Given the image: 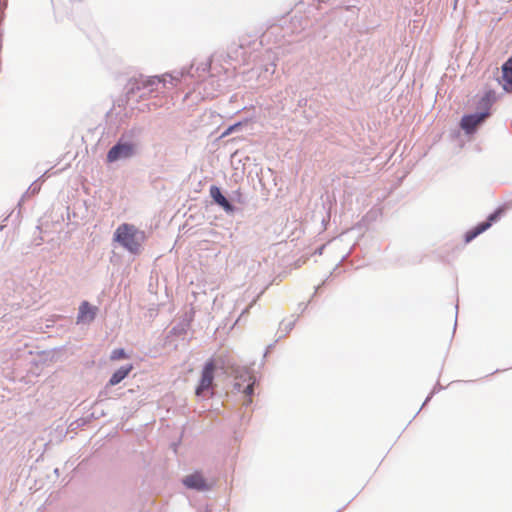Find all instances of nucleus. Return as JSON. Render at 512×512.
I'll list each match as a JSON object with an SVG mask.
<instances>
[{"mask_svg": "<svg viewBox=\"0 0 512 512\" xmlns=\"http://www.w3.org/2000/svg\"><path fill=\"white\" fill-rule=\"evenodd\" d=\"M144 240V232L128 223L119 225L114 233V241L133 254L140 253Z\"/></svg>", "mask_w": 512, "mask_h": 512, "instance_id": "1", "label": "nucleus"}, {"mask_svg": "<svg viewBox=\"0 0 512 512\" xmlns=\"http://www.w3.org/2000/svg\"><path fill=\"white\" fill-rule=\"evenodd\" d=\"M216 366L212 361H209L205 364L201 377L199 380V384L196 387L195 394L197 396H206L208 394L212 395L213 392V380L215 374Z\"/></svg>", "mask_w": 512, "mask_h": 512, "instance_id": "2", "label": "nucleus"}, {"mask_svg": "<svg viewBox=\"0 0 512 512\" xmlns=\"http://www.w3.org/2000/svg\"><path fill=\"white\" fill-rule=\"evenodd\" d=\"M255 382V377L249 371H243L239 376L236 377L234 386L235 389L245 395L246 400L244 401V404L248 405L252 403L251 396L253 394V387Z\"/></svg>", "mask_w": 512, "mask_h": 512, "instance_id": "3", "label": "nucleus"}, {"mask_svg": "<svg viewBox=\"0 0 512 512\" xmlns=\"http://www.w3.org/2000/svg\"><path fill=\"white\" fill-rule=\"evenodd\" d=\"M490 112H481L476 114L465 115L462 117L460 127L466 134H472L488 116Z\"/></svg>", "mask_w": 512, "mask_h": 512, "instance_id": "4", "label": "nucleus"}, {"mask_svg": "<svg viewBox=\"0 0 512 512\" xmlns=\"http://www.w3.org/2000/svg\"><path fill=\"white\" fill-rule=\"evenodd\" d=\"M503 211H504L503 208L497 209L494 213H492L488 217L487 221L478 224L472 230L468 231L465 235V241L468 243V242L472 241L475 237H477L479 234L486 231L492 225L493 222H495L496 220H498L500 218Z\"/></svg>", "mask_w": 512, "mask_h": 512, "instance_id": "5", "label": "nucleus"}, {"mask_svg": "<svg viewBox=\"0 0 512 512\" xmlns=\"http://www.w3.org/2000/svg\"><path fill=\"white\" fill-rule=\"evenodd\" d=\"M134 153V146L130 143H118L107 153V161L115 162L121 158L131 157Z\"/></svg>", "mask_w": 512, "mask_h": 512, "instance_id": "6", "label": "nucleus"}, {"mask_svg": "<svg viewBox=\"0 0 512 512\" xmlns=\"http://www.w3.org/2000/svg\"><path fill=\"white\" fill-rule=\"evenodd\" d=\"M97 311L98 308L96 306H92L89 302L83 301L79 306L77 323H91L95 319Z\"/></svg>", "mask_w": 512, "mask_h": 512, "instance_id": "7", "label": "nucleus"}, {"mask_svg": "<svg viewBox=\"0 0 512 512\" xmlns=\"http://www.w3.org/2000/svg\"><path fill=\"white\" fill-rule=\"evenodd\" d=\"M183 483L187 488H191V489H196V490L208 489V485H207L205 479L198 472H195L193 474L186 476L183 479Z\"/></svg>", "mask_w": 512, "mask_h": 512, "instance_id": "8", "label": "nucleus"}, {"mask_svg": "<svg viewBox=\"0 0 512 512\" xmlns=\"http://www.w3.org/2000/svg\"><path fill=\"white\" fill-rule=\"evenodd\" d=\"M502 74L504 90L512 91V56L503 64Z\"/></svg>", "mask_w": 512, "mask_h": 512, "instance_id": "9", "label": "nucleus"}, {"mask_svg": "<svg viewBox=\"0 0 512 512\" xmlns=\"http://www.w3.org/2000/svg\"><path fill=\"white\" fill-rule=\"evenodd\" d=\"M210 195L213 200L220 205L225 211L230 212L233 210L232 205L229 201L222 195L220 189L217 186H212L210 188Z\"/></svg>", "mask_w": 512, "mask_h": 512, "instance_id": "10", "label": "nucleus"}, {"mask_svg": "<svg viewBox=\"0 0 512 512\" xmlns=\"http://www.w3.org/2000/svg\"><path fill=\"white\" fill-rule=\"evenodd\" d=\"M133 365L126 364L120 367L116 372L113 373L112 377L109 380L108 385L114 386L120 383L124 378L128 376V374L132 371Z\"/></svg>", "mask_w": 512, "mask_h": 512, "instance_id": "11", "label": "nucleus"}, {"mask_svg": "<svg viewBox=\"0 0 512 512\" xmlns=\"http://www.w3.org/2000/svg\"><path fill=\"white\" fill-rule=\"evenodd\" d=\"M494 101V92L487 91L484 96L479 100L477 107L484 110L483 112H489Z\"/></svg>", "mask_w": 512, "mask_h": 512, "instance_id": "12", "label": "nucleus"}, {"mask_svg": "<svg viewBox=\"0 0 512 512\" xmlns=\"http://www.w3.org/2000/svg\"><path fill=\"white\" fill-rule=\"evenodd\" d=\"M240 125H241V123H237L235 125L230 126L223 135H229L232 131H234Z\"/></svg>", "mask_w": 512, "mask_h": 512, "instance_id": "13", "label": "nucleus"}, {"mask_svg": "<svg viewBox=\"0 0 512 512\" xmlns=\"http://www.w3.org/2000/svg\"><path fill=\"white\" fill-rule=\"evenodd\" d=\"M124 356H125V354H123V353L115 354V355H113V356H112V359H113V360L121 359V358H123Z\"/></svg>", "mask_w": 512, "mask_h": 512, "instance_id": "14", "label": "nucleus"}]
</instances>
